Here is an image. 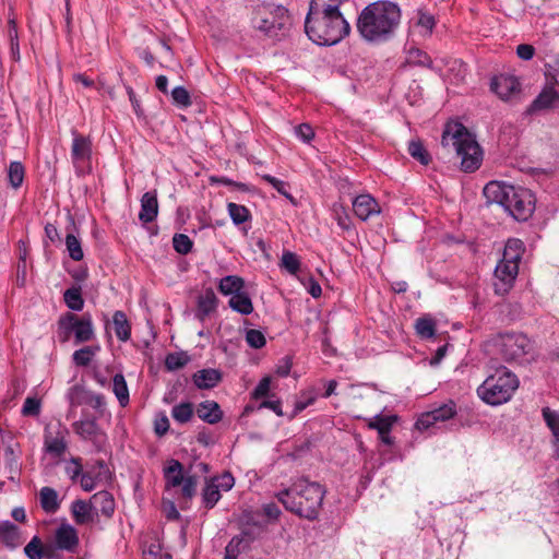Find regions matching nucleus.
I'll list each match as a JSON object with an SVG mask.
<instances>
[{
	"mask_svg": "<svg viewBox=\"0 0 559 559\" xmlns=\"http://www.w3.org/2000/svg\"><path fill=\"white\" fill-rule=\"evenodd\" d=\"M93 506L84 500H75L72 502L71 512L76 524H85L91 519Z\"/></svg>",
	"mask_w": 559,
	"mask_h": 559,
	"instance_id": "32",
	"label": "nucleus"
},
{
	"mask_svg": "<svg viewBox=\"0 0 559 559\" xmlns=\"http://www.w3.org/2000/svg\"><path fill=\"white\" fill-rule=\"evenodd\" d=\"M295 135L304 143H310L314 138V131L309 123H300L294 129Z\"/></svg>",
	"mask_w": 559,
	"mask_h": 559,
	"instance_id": "50",
	"label": "nucleus"
},
{
	"mask_svg": "<svg viewBox=\"0 0 559 559\" xmlns=\"http://www.w3.org/2000/svg\"><path fill=\"white\" fill-rule=\"evenodd\" d=\"M252 11V27L271 39H281L290 26L288 10L272 0H247Z\"/></svg>",
	"mask_w": 559,
	"mask_h": 559,
	"instance_id": "5",
	"label": "nucleus"
},
{
	"mask_svg": "<svg viewBox=\"0 0 559 559\" xmlns=\"http://www.w3.org/2000/svg\"><path fill=\"white\" fill-rule=\"evenodd\" d=\"M241 538L233 537L225 548L224 559H237L239 554L238 546L241 544Z\"/></svg>",
	"mask_w": 559,
	"mask_h": 559,
	"instance_id": "55",
	"label": "nucleus"
},
{
	"mask_svg": "<svg viewBox=\"0 0 559 559\" xmlns=\"http://www.w3.org/2000/svg\"><path fill=\"white\" fill-rule=\"evenodd\" d=\"M455 415L456 404L454 401L450 400L441 406L421 414L420 417L416 420L415 426L418 430H427L436 423L447 421L453 418Z\"/></svg>",
	"mask_w": 559,
	"mask_h": 559,
	"instance_id": "14",
	"label": "nucleus"
},
{
	"mask_svg": "<svg viewBox=\"0 0 559 559\" xmlns=\"http://www.w3.org/2000/svg\"><path fill=\"white\" fill-rule=\"evenodd\" d=\"M500 354L507 361L524 364L530 360L531 341L522 333H506L500 335Z\"/></svg>",
	"mask_w": 559,
	"mask_h": 559,
	"instance_id": "11",
	"label": "nucleus"
},
{
	"mask_svg": "<svg viewBox=\"0 0 559 559\" xmlns=\"http://www.w3.org/2000/svg\"><path fill=\"white\" fill-rule=\"evenodd\" d=\"M230 309L242 316H249L253 312V304L247 292L241 290L240 293L230 296L228 301Z\"/></svg>",
	"mask_w": 559,
	"mask_h": 559,
	"instance_id": "27",
	"label": "nucleus"
},
{
	"mask_svg": "<svg viewBox=\"0 0 559 559\" xmlns=\"http://www.w3.org/2000/svg\"><path fill=\"white\" fill-rule=\"evenodd\" d=\"M64 472L72 481L78 480V478L83 474L82 459L72 456L67 461Z\"/></svg>",
	"mask_w": 559,
	"mask_h": 559,
	"instance_id": "47",
	"label": "nucleus"
},
{
	"mask_svg": "<svg viewBox=\"0 0 559 559\" xmlns=\"http://www.w3.org/2000/svg\"><path fill=\"white\" fill-rule=\"evenodd\" d=\"M334 216H335V219L337 221V225L342 229L348 230L350 228V226H352L350 218L343 206L340 205L334 209Z\"/></svg>",
	"mask_w": 559,
	"mask_h": 559,
	"instance_id": "53",
	"label": "nucleus"
},
{
	"mask_svg": "<svg viewBox=\"0 0 559 559\" xmlns=\"http://www.w3.org/2000/svg\"><path fill=\"white\" fill-rule=\"evenodd\" d=\"M418 25L425 28L428 33H431L436 25L433 15L420 12L418 17Z\"/></svg>",
	"mask_w": 559,
	"mask_h": 559,
	"instance_id": "60",
	"label": "nucleus"
},
{
	"mask_svg": "<svg viewBox=\"0 0 559 559\" xmlns=\"http://www.w3.org/2000/svg\"><path fill=\"white\" fill-rule=\"evenodd\" d=\"M112 391L119 401V404L124 407L129 403V389L123 374L117 373L112 378Z\"/></svg>",
	"mask_w": 559,
	"mask_h": 559,
	"instance_id": "34",
	"label": "nucleus"
},
{
	"mask_svg": "<svg viewBox=\"0 0 559 559\" xmlns=\"http://www.w3.org/2000/svg\"><path fill=\"white\" fill-rule=\"evenodd\" d=\"M40 507L47 513H55L60 507L57 491L51 487H43L39 492Z\"/></svg>",
	"mask_w": 559,
	"mask_h": 559,
	"instance_id": "30",
	"label": "nucleus"
},
{
	"mask_svg": "<svg viewBox=\"0 0 559 559\" xmlns=\"http://www.w3.org/2000/svg\"><path fill=\"white\" fill-rule=\"evenodd\" d=\"M245 289V281L238 275H227L219 280L218 290L224 296H233Z\"/></svg>",
	"mask_w": 559,
	"mask_h": 559,
	"instance_id": "28",
	"label": "nucleus"
},
{
	"mask_svg": "<svg viewBox=\"0 0 559 559\" xmlns=\"http://www.w3.org/2000/svg\"><path fill=\"white\" fill-rule=\"evenodd\" d=\"M86 403L95 411L103 413L106 401L105 396L100 393H90L86 399Z\"/></svg>",
	"mask_w": 559,
	"mask_h": 559,
	"instance_id": "54",
	"label": "nucleus"
},
{
	"mask_svg": "<svg viewBox=\"0 0 559 559\" xmlns=\"http://www.w3.org/2000/svg\"><path fill=\"white\" fill-rule=\"evenodd\" d=\"M112 324L117 338L127 342L131 336V325L123 311L117 310L112 316Z\"/></svg>",
	"mask_w": 559,
	"mask_h": 559,
	"instance_id": "29",
	"label": "nucleus"
},
{
	"mask_svg": "<svg viewBox=\"0 0 559 559\" xmlns=\"http://www.w3.org/2000/svg\"><path fill=\"white\" fill-rule=\"evenodd\" d=\"M56 548L73 552L79 545L76 530L70 524H61L55 533Z\"/></svg>",
	"mask_w": 559,
	"mask_h": 559,
	"instance_id": "17",
	"label": "nucleus"
},
{
	"mask_svg": "<svg viewBox=\"0 0 559 559\" xmlns=\"http://www.w3.org/2000/svg\"><path fill=\"white\" fill-rule=\"evenodd\" d=\"M415 330L421 338H431L436 333V322L428 317L418 318L415 323Z\"/></svg>",
	"mask_w": 559,
	"mask_h": 559,
	"instance_id": "39",
	"label": "nucleus"
},
{
	"mask_svg": "<svg viewBox=\"0 0 559 559\" xmlns=\"http://www.w3.org/2000/svg\"><path fill=\"white\" fill-rule=\"evenodd\" d=\"M93 509L106 518H111L115 512V500L110 492L106 490L94 493L91 498Z\"/></svg>",
	"mask_w": 559,
	"mask_h": 559,
	"instance_id": "21",
	"label": "nucleus"
},
{
	"mask_svg": "<svg viewBox=\"0 0 559 559\" xmlns=\"http://www.w3.org/2000/svg\"><path fill=\"white\" fill-rule=\"evenodd\" d=\"M402 12L397 3L378 0L365 7L357 19V31L370 44L392 39L401 24Z\"/></svg>",
	"mask_w": 559,
	"mask_h": 559,
	"instance_id": "1",
	"label": "nucleus"
},
{
	"mask_svg": "<svg viewBox=\"0 0 559 559\" xmlns=\"http://www.w3.org/2000/svg\"><path fill=\"white\" fill-rule=\"evenodd\" d=\"M24 166L20 162H11L8 169V179L12 188L17 189L24 180Z\"/></svg>",
	"mask_w": 559,
	"mask_h": 559,
	"instance_id": "40",
	"label": "nucleus"
},
{
	"mask_svg": "<svg viewBox=\"0 0 559 559\" xmlns=\"http://www.w3.org/2000/svg\"><path fill=\"white\" fill-rule=\"evenodd\" d=\"M270 386H271V378L264 377L262 378L254 390L251 393V397L254 400H259L262 397L269 396L270 393Z\"/></svg>",
	"mask_w": 559,
	"mask_h": 559,
	"instance_id": "51",
	"label": "nucleus"
},
{
	"mask_svg": "<svg viewBox=\"0 0 559 559\" xmlns=\"http://www.w3.org/2000/svg\"><path fill=\"white\" fill-rule=\"evenodd\" d=\"M222 495L219 486H216V479L211 478L205 481L201 492L202 504L206 510L213 509L221 500Z\"/></svg>",
	"mask_w": 559,
	"mask_h": 559,
	"instance_id": "26",
	"label": "nucleus"
},
{
	"mask_svg": "<svg viewBox=\"0 0 559 559\" xmlns=\"http://www.w3.org/2000/svg\"><path fill=\"white\" fill-rule=\"evenodd\" d=\"M126 92L129 96V100L133 107V110H134V114L141 118L144 116V111L141 107V104H140V100L138 99L136 95H135V92L133 91V88L129 85H126Z\"/></svg>",
	"mask_w": 559,
	"mask_h": 559,
	"instance_id": "56",
	"label": "nucleus"
},
{
	"mask_svg": "<svg viewBox=\"0 0 559 559\" xmlns=\"http://www.w3.org/2000/svg\"><path fill=\"white\" fill-rule=\"evenodd\" d=\"M74 432L83 440L91 441L97 451H102L107 441L106 433L95 419H81L72 424Z\"/></svg>",
	"mask_w": 559,
	"mask_h": 559,
	"instance_id": "13",
	"label": "nucleus"
},
{
	"mask_svg": "<svg viewBox=\"0 0 559 559\" xmlns=\"http://www.w3.org/2000/svg\"><path fill=\"white\" fill-rule=\"evenodd\" d=\"M353 209L358 218L367 221L381 212L377 200L370 194L357 195L353 201Z\"/></svg>",
	"mask_w": 559,
	"mask_h": 559,
	"instance_id": "18",
	"label": "nucleus"
},
{
	"mask_svg": "<svg viewBox=\"0 0 559 559\" xmlns=\"http://www.w3.org/2000/svg\"><path fill=\"white\" fill-rule=\"evenodd\" d=\"M490 90L502 100H510L521 92L519 80L513 75H498L490 82Z\"/></svg>",
	"mask_w": 559,
	"mask_h": 559,
	"instance_id": "15",
	"label": "nucleus"
},
{
	"mask_svg": "<svg viewBox=\"0 0 559 559\" xmlns=\"http://www.w3.org/2000/svg\"><path fill=\"white\" fill-rule=\"evenodd\" d=\"M216 486H219V490L229 491L235 484V479L230 473H224L222 476L215 478Z\"/></svg>",
	"mask_w": 559,
	"mask_h": 559,
	"instance_id": "59",
	"label": "nucleus"
},
{
	"mask_svg": "<svg viewBox=\"0 0 559 559\" xmlns=\"http://www.w3.org/2000/svg\"><path fill=\"white\" fill-rule=\"evenodd\" d=\"M0 540L9 548H16L21 544L19 527L10 521L0 524Z\"/></svg>",
	"mask_w": 559,
	"mask_h": 559,
	"instance_id": "24",
	"label": "nucleus"
},
{
	"mask_svg": "<svg viewBox=\"0 0 559 559\" xmlns=\"http://www.w3.org/2000/svg\"><path fill=\"white\" fill-rule=\"evenodd\" d=\"M69 431L59 425L56 430L46 428L44 433V450L53 459H60L68 450L67 437Z\"/></svg>",
	"mask_w": 559,
	"mask_h": 559,
	"instance_id": "12",
	"label": "nucleus"
},
{
	"mask_svg": "<svg viewBox=\"0 0 559 559\" xmlns=\"http://www.w3.org/2000/svg\"><path fill=\"white\" fill-rule=\"evenodd\" d=\"M324 496L325 489L322 485L304 477L276 493L287 511L309 521L318 519Z\"/></svg>",
	"mask_w": 559,
	"mask_h": 559,
	"instance_id": "2",
	"label": "nucleus"
},
{
	"mask_svg": "<svg viewBox=\"0 0 559 559\" xmlns=\"http://www.w3.org/2000/svg\"><path fill=\"white\" fill-rule=\"evenodd\" d=\"M71 158L73 163L90 160L92 156V142L88 138L72 130Z\"/></svg>",
	"mask_w": 559,
	"mask_h": 559,
	"instance_id": "20",
	"label": "nucleus"
},
{
	"mask_svg": "<svg viewBox=\"0 0 559 559\" xmlns=\"http://www.w3.org/2000/svg\"><path fill=\"white\" fill-rule=\"evenodd\" d=\"M246 342L251 348H262L266 344L265 335L262 331L250 329L246 331Z\"/></svg>",
	"mask_w": 559,
	"mask_h": 559,
	"instance_id": "49",
	"label": "nucleus"
},
{
	"mask_svg": "<svg viewBox=\"0 0 559 559\" xmlns=\"http://www.w3.org/2000/svg\"><path fill=\"white\" fill-rule=\"evenodd\" d=\"M165 487L167 490L181 486V497L190 501L197 493L198 476L185 475L183 465L177 460H170L164 468Z\"/></svg>",
	"mask_w": 559,
	"mask_h": 559,
	"instance_id": "10",
	"label": "nucleus"
},
{
	"mask_svg": "<svg viewBox=\"0 0 559 559\" xmlns=\"http://www.w3.org/2000/svg\"><path fill=\"white\" fill-rule=\"evenodd\" d=\"M66 246L69 252V255L74 261H81L84 257L83 249L81 247V241L73 234H68L66 237Z\"/></svg>",
	"mask_w": 559,
	"mask_h": 559,
	"instance_id": "42",
	"label": "nucleus"
},
{
	"mask_svg": "<svg viewBox=\"0 0 559 559\" xmlns=\"http://www.w3.org/2000/svg\"><path fill=\"white\" fill-rule=\"evenodd\" d=\"M397 419L399 417L396 415H376L368 424V427L377 430L379 435H385L386 432H391Z\"/></svg>",
	"mask_w": 559,
	"mask_h": 559,
	"instance_id": "31",
	"label": "nucleus"
},
{
	"mask_svg": "<svg viewBox=\"0 0 559 559\" xmlns=\"http://www.w3.org/2000/svg\"><path fill=\"white\" fill-rule=\"evenodd\" d=\"M171 416L179 424L188 423L193 416V404L190 402H182L175 405L171 409Z\"/></svg>",
	"mask_w": 559,
	"mask_h": 559,
	"instance_id": "38",
	"label": "nucleus"
},
{
	"mask_svg": "<svg viewBox=\"0 0 559 559\" xmlns=\"http://www.w3.org/2000/svg\"><path fill=\"white\" fill-rule=\"evenodd\" d=\"M189 356L186 353H170L166 356L165 366L168 370H178L189 362Z\"/></svg>",
	"mask_w": 559,
	"mask_h": 559,
	"instance_id": "43",
	"label": "nucleus"
},
{
	"mask_svg": "<svg viewBox=\"0 0 559 559\" xmlns=\"http://www.w3.org/2000/svg\"><path fill=\"white\" fill-rule=\"evenodd\" d=\"M519 386V380L514 373L506 367H500L488 376L477 389L479 397L490 405H501L508 402Z\"/></svg>",
	"mask_w": 559,
	"mask_h": 559,
	"instance_id": "7",
	"label": "nucleus"
},
{
	"mask_svg": "<svg viewBox=\"0 0 559 559\" xmlns=\"http://www.w3.org/2000/svg\"><path fill=\"white\" fill-rule=\"evenodd\" d=\"M516 55L524 61H530L535 55V48L530 44H521L516 47Z\"/></svg>",
	"mask_w": 559,
	"mask_h": 559,
	"instance_id": "58",
	"label": "nucleus"
},
{
	"mask_svg": "<svg viewBox=\"0 0 559 559\" xmlns=\"http://www.w3.org/2000/svg\"><path fill=\"white\" fill-rule=\"evenodd\" d=\"M305 31L309 39L317 45L333 46L349 34L350 25L343 14H336L324 19L305 20Z\"/></svg>",
	"mask_w": 559,
	"mask_h": 559,
	"instance_id": "6",
	"label": "nucleus"
},
{
	"mask_svg": "<svg viewBox=\"0 0 559 559\" xmlns=\"http://www.w3.org/2000/svg\"><path fill=\"white\" fill-rule=\"evenodd\" d=\"M227 211L235 225H241L251 219L250 211L245 205L229 202Z\"/></svg>",
	"mask_w": 559,
	"mask_h": 559,
	"instance_id": "35",
	"label": "nucleus"
},
{
	"mask_svg": "<svg viewBox=\"0 0 559 559\" xmlns=\"http://www.w3.org/2000/svg\"><path fill=\"white\" fill-rule=\"evenodd\" d=\"M483 193L488 203L501 205L516 221L525 222L534 213L536 199L528 189L490 181Z\"/></svg>",
	"mask_w": 559,
	"mask_h": 559,
	"instance_id": "3",
	"label": "nucleus"
},
{
	"mask_svg": "<svg viewBox=\"0 0 559 559\" xmlns=\"http://www.w3.org/2000/svg\"><path fill=\"white\" fill-rule=\"evenodd\" d=\"M99 350V346H85L75 350L72 355L73 362L80 367H86L92 361L95 354Z\"/></svg>",
	"mask_w": 559,
	"mask_h": 559,
	"instance_id": "36",
	"label": "nucleus"
},
{
	"mask_svg": "<svg viewBox=\"0 0 559 559\" xmlns=\"http://www.w3.org/2000/svg\"><path fill=\"white\" fill-rule=\"evenodd\" d=\"M543 417L556 438L559 454V411H550L548 407L543 408Z\"/></svg>",
	"mask_w": 559,
	"mask_h": 559,
	"instance_id": "41",
	"label": "nucleus"
},
{
	"mask_svg": "<svg viewBox=\"0 0 559 559\" xmlns=\"http://www.w3.org/2000/svg\"><path fill=\"white\" fill-rule=\"evenodd\" d=\"M408 153L414 159L418 160L421 165H428L430 163V154L419 140H412L408 143Z\"/></svg>",
	"mask_w": 559,
	"mask_h": 559,
	"instance_id": "37",
	"label": "nucleus"
},
{
	"mask_svg": "<svg viewBox=\"0 0 559 559\" xmlns=\"http://www.w3.org/2000/svg\"><path fill=\"white\" fill-rule=\"evenodd\" d=\"M158 215V201L156 190L145 192L141 198L139 219L143 224L152 223Z\"/></svg>",
	"mask_w": 559,
	"mask_h": 559,
	"instance_id": "19",
	"label": "nucleus"
},
{
	"mask_svg": "<svg viewBox=\"0 0 559 559\" xmlns=\"http://www.w3.org/2000/svg\"><path fill=\"white\" fill-rule=\"evenodd\" d=\"M316 401V396L311 395L305 400H298L296 403H295V407H294V412H293V417L296 416L297 414H299L300 412H302L304 409H306L309 405L313 404Z\"/></svg>",
	"mask_w": 559,
	"mask_h": 559,
	"instance_id": "64",
	"label": "nucleus"
},
{
	"mask_svg": "<svg viewBox=\"0 0 559 559\" xmlns=\"http://www.w3.org/2000/svg\"><path fill=\"white\" fill-rule=\"evenodd\" d=\"M80 484L82 489L87 492L94 490L96 486L95 478L90 473H83L80 476Z\"/></svg>",
	"mask_w": 559,
	"mask_h": 559,
	"instance_id": "63",
	"label": "nucleus"
},
{
	"mask_svg": "<svg viewBox=\"0 0 559 559\" xmlns=\"http://www.w3.org/2000/svg\"><path fill=\"white\" fill-rule=\"evenodd\" d=\"M193 383L199 389H212L222 380V374L216 369H202L193 374Z\"/></svg>",
	"mask_w": 559,
	"mask_h": 559,
	"instance_id": "23",
	"label": "nucleus"
},
{
	"mask_svg": "<svg viewBox=\"0 0 559 559\" xmlns=\"http://www.w3.org/2000/svg\"><path fill=\"white\" fill-rule=\"evenodd\" d=\"M174 249L180 254H188L193 247L192 240L185 234H175L173 237Z\"/></svg>",
	"mask_w": 559,
	"mask_h": 559,
	"instance_id": "48",
	"label": "nucleus"
},
{
	"mask_svg": "<svg viewBox=\"0 0 559 559\" xmlns=\"http://www.w3.org/2000/svg\"><path fill=\"white\" fill-rule=\"evenodd\" d=\"M441 145L444 148L451 147L456 156L461 158V168L466 173L475 171L483 160V151L475 136L467 128L457 121L445 123Z\"/></svg>",
	"mask_w": 559,
	"mask_h": 559,
	"instance_id": "4",
	"label": "nucleus"
},
{
	"mask_svg": "<svg viewBox=\"0 0 559 559\" xmlns=\"http://www.w3.org/2000/svg\"><path fill=\"white\" fill-rule=\"evenodd\" d=\"M556 108H559V92L552 85H546L527 107L526 112L533 115Z\"/></svg>",
	"mask_w": 559,
	"mask_h": 559,
	"instance_id": "16",
	"label": "nucleus"
},
{
	"mask_svg": "<svg viewBox=\"0 0 559 559\" xmlns=\"http://www.w3.org/2000/svg\"><path fill=\"white\" fill-rule=\"evenodd\" d=\"M170 94H171L173 103L176 106L181 107V108H187V107L191 106V104H192L191 97L186 87L176 86L173 88Z\"/></svg>",
	"mask_w": 559,
	"mask_h": 559,
	"instance_id": "44",
	"label": "nucleus"
},
{
	"mask_svg": "<svg viewBox=\"0 0 559 559\" xmlns=\"http://www.w3.org/2000/svg\"><path fill=\"white\" fill-rule=\"evenodd\" d=\"M169 429V420L165 414L155 419L154 430L157 436H164Z\"/></svg>",
	"mask_w": 559,
	"mask_h": 559,
	"instance_id": "61",
	"label": "nucleus"
},
{
	"mask_svg": "<svg viewBox=\"0 0 559 559\" xmlns=\"http://www.w3.org/2000/svg\"><path fill=\"white\" fill-rule=\"evenodd\" d=\"M262 510L263 514L270 520H277L282 513L281 509L274 502L263 504Z\"/></svg>",
	"mask_w": 559,
	"mask_h": 559,
	"instance_id": "62",
	"label": "nucleus"
},
{
	"mask_svg": "<svg viewBox=\"0 0 559 559\" xmlns=\"http://www.w3.org/2000/svg\"><path fill=\"white\" fill-rule=\"evenodd\" d=\"M24 554L28 559H41L44 555L41 539L38 536H34L24 547Z\"/></svg>",
	"mask_w": 559,
	"mask_h": 559,
	"instance_id": "46",
	"label": "nucleus"
},
{
	"mask_svg": "<svg viewBox=\"0 0 559 559\" xmlns=\"http://www.w3.org/2000/svg\"><path fill=\"white\" fill-rule=\"evenodd\" d=\"M512 243L518 248L521 246V241L519 239L509 240L506 245L503 259L495 269L493 289L497 295L502 296L511 289L519 272L520 257L518 253L513 255L510 254Z\"/></svg>",
	"mask_w": 559,
	"mask_h": 559,
	"instance_id": "9",
	"label": "nucleus"
},
{
	"mask_svg": "<svg viewBox=\"0 0 559 559\" xmlns=\"http://www.w3.org/2000/svg\"><path fill=\"white\" fill-rule=\"evenodd\" d=\"M261 408H269L271 411H273L277 416H283V411H282V403L278 399H270V400H264L260 403V405L258 406V409H261Z\"/></svg>",
	"mask_w": 559,
	"mask_h": 559,
	"instance_id": "57",
	"label": "nucleus"
},
{
	"mask_svg": "<svg viewBox=\"0 0 559 559\" xmlns=\"http://www.w3.org/2000/svg\"><path fill=\"white\" fill-rule=\"evenodd\" d=\"M218 299L212 288L205 292L198 298V317L204 320L217 308Z\"/></svg>",
	"mask_w": 559,
	"mask_h": 559,
	"instance_id": "25",
	"label": "nucleus"
},
{
	"mask_svg": "<svg viewBox=\"0 0 559 559\" xmlns=\"http://www.w3.org/2000/svg\"><path fill=\"white\" fill-rule=\"evenodd\" d=\"M58 328L61 342L69 341L72 333L76 344L90 342L95 337L91 313H83L79 317L72 312H67L59 318Z\"/></svg>",
	"mask_w": 559,
	"mask_h": 559,
	"instance_id": "8",
	"label": "nucleus"
},
{
	"mask_svg": "<svg viewBox=\"0 0 559 559\" xmlns=\"http://www.w3.org/2000/svg\"><path fill=\"white\" fill-rule=\"evenodd\" d=\"M63 300L67 307L72 311H81L84 307L81 287L72 286L63 293Z\"/></svg>",
	"mask_w": 559,
	"mask_h": 559,
	"instance_id": "33",
	"label": "nucleus"
},
{
	"mask_svg": "<svg viewBox=\"0 0 559 559\" xmlns=\"http://www.w3.org/2000/svg\"><path fill=\"white\" fill-rule=\"evenodd\" d=\"M198 416L205 423L214 425L222 420L223 412L215 401H204L199 404Z\"/></svg>",
	"mask_w": 559,
	"mask_h": 559,
	"instance_id": "22",
	"label": "nucleus"
},
{
	"mask_svg": "<svg viewBox=\"0 0 559 559\" xmlns=\"http://www.w3.org/2000/svg\"><path fill=\"white\" fill-rule=\"evenodd\" d=\"M281 266L284 267L288 273L296 274L300 269V261L298 255L292 251H285L282 255Z\"/></svg>",
	"mask_w": 559,
	"mask_h": 559,
	"instance_id": "45",
	"label": "nucleus"
},
{
	"mask_svg": "<svg viewBox=\"0 0 559 559\" xmlns=\"http://www.w3.org/2000/svg\"><path fill=\"white\" fill-rule=\"evenodd\" d=\"M40 413V401L36 397H26L23 407L22 414L24 416H37Z\"/></svg>",
	"mask_w": 559,
	"mask_h": 559,
	"instance_id": "52",
	"label": "nucleus"
}]
</instances>
